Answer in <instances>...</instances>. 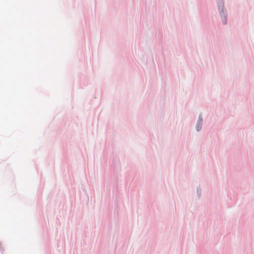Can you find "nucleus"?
I'll return each instance as SVG.
<instances>
[{
  "label": "nucleus",
  "mask_w": 254,
  "mask_h": 254,
  "mask_svg": "<svg viewBox=\"0 0 254 254\" xmlns=\"http://www.w3.org/2000/svg\"><path fill=\"white\" fill-rule=\"evenodd\" d=\"M196 129L197 131H199L200 129V127H199L198 126L196 127Z\"/></svg>",
  "instance_id": "nucleus-1"
},
{
  "label": "nucleus",
  "mask_w": 254,
  "mask_h": 254,
  "mask_svg": "<svg viewBox=\"0 0 254 254\" xmlns=\"http://www.w3.org/2000/svg\"><path fill=\"white\" fill-rule=\"evenodd\" d=\"M223 22L225 24L226 23V20L225 18L224 17L223 20Z\"/></svg>",
  "instance_id": "nucleus-2"
}]
</instances>
